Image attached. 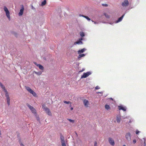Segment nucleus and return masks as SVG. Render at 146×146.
<instances>
[{
  "mask_svg": "<svg viewBox=\"0 0 146 146\" xmlns=\"http://www.w3.org/2000/svg\"><path fill=\"white\" fill-rule=\"evenodd\" d=\"M26 89L31 94H32L33 96H35L36 94L34 91L32 90L30 87L28 86H25Z\"/></svg>",
  "mask_w": 146,
  "mask_h": 146,
  "instance_id": "nucleus-1",
  "label": "nucleus"
},
{
  "mask_svg": "<svg viewBox=\"0 0 146 146\" xmlns=\"http://www.w3.org/2000/svg\"><path fill=\"white\" fill-rule=\"evenodd\" d=\"M4 10L5 11L6 13V15L7 17H8L9 19L10 20V12L7 8L5 7L4 6Z\"/></svg>",
  "mask_w": 146,
  "mask_h": 146,
  "instance_id": "nucleus-2",
  "label": "nucleus"
},
{
  "mask_svg": "<svg viewBox=\"0 0 146 146\" xmlns=\"http://www.w3.org/2000/svg\"><path fill=\"white\" fill-rule=\"evenodd\" d=\"M91 72H88L86 73H84L81 76V78H85L91 74Z\"/></svg>",
  "mask_w": 146,
  "mask_h": 146,
  "instance_id": "nucleus-3",
  "label": "nucleus"
},
{
  "mask_svg": "<svg viewBox=\"0 0 146 146\" xmlns=\"http://www.w3.org/2000/svg\"><path fill=\"white\" fill-rule=\"evenodd\" d=\"M129 5V3L127 0H125L121 3V5L123 7H126Z\"/></svg>",
  "mask_w": 146,
  "mask_h": 146,
  "instance_id": "nucleus-4",
  "label": "nucleus"
},
{
  "mask_svg": "<svg viewBox=\"0 0 146 146\" xmlns=\"http://www.w3.org/2000/svg\"><path fill=\"white\" fill-rule=\"evenodd\" d=\"M126 139L128 141H130L131 140V135L130 133H127L125 135Z\"/></svg>",
  "mask_w": 146,
  "mask_h": 146,
  "instance_id": "nucleus-5",
  "label": "nucleus"
},
{
  "mask_svg": "<svg viewBox=\"0 0 146 146\" xmlns=\"http://www.w3.org/2000/svg\"><path fill=\"white\" fill-rule=\"evenodd\" d=\"M44 109L46 111V113L49 115L51 116L52 115V113L50 112V110L46 107H44Z\"/></svg>",
  "mask_w": 146,
  "mask_h": 146,
  "instance_id": "nucleus-6",
  "label": "nucleus"
},
{
  "mask_svg": "<svg viewBox=\"0 0 146 146\" xmlns=\"http://www.w3.org/2000/svg\"><path fill=\"white\" fill-rule=\"evenodd\" d=\"M21 7V8L20 10V12L18 14L19 16H22L23 15V11L24 10V8L23 5H22Z\"/></svg>",
  "mask_w": 146,
  "mask_h": 146,
  "instance_id": "nucleus-7",
  "label": "nucleus"
},
{
  "mask_svg": "<svg viewBox=\"0 0 146 146\" xmlns=\"http://www.w3.org/2000/svg\"><path fill=\"white\" fill-rule=\"evenodd\" d=\"M109 141L110 144L112 145L113 146L115 145V143L113 140L111 138H109Z\"/></svg>",
  "mask_w": 146,
  "mask_h": 146,
  "instance_id": "nucleus-8",
  "label": "nucleus"
},
{
  "mask_svg": "<svg viewBox=\"0 0 146 146\" xmlns=\"http://www.w3.org/2000/svg\"><path fill=\"white\" fill-rule=\"evenodd\" d=\"M83 103L85 107H88V105L89 104V102L88 100L86 99L84 100H83Z\"/></svg>",
  "mask_w": 146,
  "mask_h": 146,
  "instance_id": "nucleus-9",
  "label": "nucleus"
},
{
  "mask_svg": "<svg viewBox=\"0 0 146 146\" xmlns=\"http://www.w3.org/2000/svg\"><path fill=\"white\" fill-rule=\"evenodd\" d=\"M118 108L119 110H122L123 111L126 110V108L125 107H123L122 106H118Z\"/></svg>",
  "mask_w": 146,
  "mask_h": 146,
  "instance_id": "nucleus-10",
  "label": "nucleus"
},
{
  "mask_svg": "<svg viewBox=\"0 0 146 146\" xmlns=\"http://www.w3.org/2000/svg\"><path fill=\"white\" fill-rule=\"evenodd\" d=\"M125 15V14H123L121 17H120V18H119L117 20L116 22H115V23H117L118 22H119L120 21H121L122 20L123 17H124V15Z\"/></svg>",
  "mask_w": 146,
  "mask_h": 146,
  "instance_id": "nucleus-11",
  "label": "nucleus"
},
{
  "mask_svg": "<svg viewBox=\"0 0 146 146\" xmlns=\"http://www.w3.org/2000/svg\"><path fill=\"white\" fill-rule=\"evenodd\" d=\"M34 64L37 66L39 68L40 70H43L44 69L43 67L41 65L37 64L36 62H35Z\"/></svg>",
  "mask_w": 146,
  "mask_h": 146,
  "instance_id": "nucleus-12",
  "label": "nucleus"
},
{
  "mask_svg": "<svg viewBox=\"0 0 146 146\" xmlns=\"http://www.w3.org/2000/svg\"><path fill=\"white\" fill-rule=\"evenodd\" d=\"M85 48H83L81 50H80L78 51V53L79 54L84 52V51L86 50Z\"/></svg>",
  "mask_w": 146,
  "mask_h": 146,
  "instance_id": "nucleus-13",
  "label": "nucleus"
},
{
  "mask_svg": "<svg viewBox=\"0 0 146 146\" xmlns=\"http://www.w3.org/2000/svg\"><path fill=\"white\" fill-rule=\"evenodd\" d=\"M116 120L118 123H119L121 121V117L120 115L117 116Z\"/></svg>",
  "mask_w": 146,
  "mask_h": 146,
  "instance_id": "nucleus-14",
  "label": "nucleus"
},
{
  "mask_svg": "<svg viewBox=\"0 0 146 146\" xmlns=\"http://www.w3.org/2000/svg\"><path fill=\"white\" fill-rule=\"evenodd\" d=\"M60 138L61 139V143L65 142L64 137L62 135H61Z\"/></svg>",
  "mask_w": 146,
  "mask_h": 146,
  "instance_id": "nucleus-15",
  "label": "nucleus"
},
{
  "mask_svg": "<svg viewBox=\"0 0 146 146\" xmlns=\"http://www.w3.org/2000/svg\"><path fill=\"white\" fill-rule=\"evenodd\" d=\"M32 113L34 114L35 116H36V110L33 108V109L32 110H31Z\"/></svg>",
  "mask_w": 146,
  "mask_h": 146,
  "instance_id": "nucleus-16",
  "label": "nucleus"
},
{
  "mask_svg": "<svg viewBox=\"0 0 146 146\" xmlns=\"http://www.w3.org/2000/svg\"><path fill=\"white\" fill-rule=\"evenodd\" d=\"M74 44H83V42L81 40H78L75 42L74 43Z\"/></svg>",
  "mask_w": 146,
  "mask_h": 146,
  "instance_id": "nucleus-17",
  "label": "nucleus"
},
{
  "mask_svg": "<svg viewBox=\"0 0 146 146\" xmlns=\"http://www.w3.org/2000/svg\"><path fill=\"white\" fill-rule=\"evenodd\" d=\"M26 105L31 110H32L33 108V107L32 106H31L28 103L26 104Z\"/></svg>",
  "mask_w": 146,
  "mask_h": 146,
  "instance_id": "nucleus-18",
  "label": "nucleus"
},
{
  "mask_svg": "<svg viewBox=\"0 0 146 146\" xmlns=\"http://www.w3.org/2000/svg\"><path fill=\"white\" fill-rule=\"evenodd\" d=\"M4 92L5 93V96L6 97H9V94L6 90H5Z\"/></svg>",
  "mask_w": 146,
  "mask_h": 146,
  "instance_id": "nucleus-19",
  "label": "nucleus"
},
{
  "mask_svg": "<svg viewBox=\"0 0 146 146\" xmlns=\"http://www.w3.org/2000/svg\"><path fill=\"white\" fill-rule=\"evenodd\" d=\"M104 15L105 16V17L109 19L110 17V15H108V14L106 13H104Z\"/></svg>",
  "mask_w": 146,
  "mask_h": 146,
  "instance_id": "nucleus-20",
  "label": "nucleus"
},
{
  "mask_svg": "<svg viewBox=\"0 0 146 146\" xmlns=\"http://www.w3.org/2000/svg\"><path fill=\"white\" fill-rule=\"evenodd\" d=\"M19 142L21 146H25L23 144V143L21 142V139L20 138H19Z\"/></svg>",
  "mask_w": 146,
  "mask_h": 146,
  "instance_id": "nucleus-21",
  "label": "nucleus"
},
{
  "mask_svg": "<svg viewBox=\"0 0 146 146\" xmlns=\"http://www.w3.org/2000/svg\"><path fill=\"white\" fill-rule=\"evenodd\" d=\"M46 0H44L43 1H42L41 4V5L42 6H43L46 3Z\"/></svg>",
  "mask_w": 146,
  "mask_h": 146,
  "instance_id": "nucleus-22",
  "label": "nucleus"
},
{
  "mask_svg": "<svg viewBox=\"0 0 146 146\" xmlns=\"http://www.w3.org/2000/svg\"><path fill=\"white\" fill-rule=\"evenodd\" d=\"M85 55L84 54L79 55L78 57V58L79 59L80 58L85 56Z\"/></svg>",
  "mask_w": 146,
  "mask_h": 146,
  "instance_id": "nucleus-23",
  "label": "nucleus"
},
{
  "mask_svg": "<svg viewBox=\"0 0 146 146\" xmlns=\"http://www.w3.org/2000/svg\"><path fill=\"white\" fill-rule=\"evenodd\" d=\"M80 36L82 37L84 36H85L83 32H81L80 33Z\"/></svg>",
  "mask_w": 146,
  "mask_h": 146,
  "instance_id": "nucleus-24",
  "label": "nucleus"
},
{
  "mask_svg": "<svg viewBox=\"0 0 146 146\" xmlns=\"http://www.w3.org/2000/svg\"><path fill=\"white\" fill-rule=\"evenodd\" d=\"M105 108L107 110H109L110 108V106L109 105H106L105 106Z\"/></svg>",
  "mask_w": 146,
  "mask_h": 146,
  "instance_id": "nucleus-25",
  "label": "nucleus"
},
{
  "mask_svg": "<svg viewBox=\"0 0 146 146\" xmlns=\"http://www.w3.org/2000/svg\"><path fill=\"white\" fill-rule=\"evenodd\" d=\"M1 88L3 89V91H5V90H6L5 88V86L3 85H2L1 86H0Z\"/></svg>",
  "mask_w": 146,
  "mask_h": 146,
  "instance_id": "nucleus-26",
  "label": "nucleus"
},
{
  "mask_svg": "<svg viewBox=\"0 0 146 146\" xmlns=\"http://www.w3.org/2000/svg\"><path fill=\"white\" fill-rule=\"evenodd\" d=\"M35 73L36 74L39 75L41 74L42 72H41L40 71H39L38 72H35Z\"/></svg>",
  "mask_w": 146,
  "mask_h": 146,
  "instance_id": "nucleus-27",
  "label": "nucleus"
},
{
  "mask_svg": "<svg viewBox=\"0 0 146 146\" xmlns=\"http://www.w3.org/2000/svg\"><path fill=\"white\" fill-rule=\"evenodd\" d=\"M84 18L87 19L88 21H90L91 20L87 16H85L84 17Z\"/></svg>",
  "mask_w": 146,
  "mask_h": 146,
  "instance_id": "nucleus-28",
  "label": "nucleus"
},
{
  "mask_svg": "<svg viewBox=\"0 0 146 146\" xmlns=\"http://www.w3.org/2000/svg\"><path fill=\"white\" fill-rule=\"evenodd\" d=\"M64 103L66 104H69L70 103V102H69V101L67 102V101H64Z\"/></svg>",
  "mask_w": 146,
  "mask_h": 146,
  "instance_id": "nucleus-29",
  "label": "nucleus"
},
{
  "mask_svg": "<svg viewBox=\"0 0 146 146\" xmlns=\"http://www.w3.org/2000/svg\"><path fill=\"white\" fill-rule=\"evenodd\" d=\"M68 120L70 122H72V123H73L74 122V120H72L70 119H68Z\"/></svg>",
  "mask_w": 146,
  "mask_h": 146,
  "instance_id": "nucleus-30",
  "label": "nucleus"
},
{
  "mask_svg": "<svg viewBox=\"0 0 146 146\" xmlns=\"http://www.w3.org/2000/svg\"><path fill=\"white\" fill-rule=\"evenodd\" d=\"M35 116L36 117V119L38 121H39V117L37 115V114L36 115V116Z\"/></svg>",
  "mask_w": 146,
  "mask_h": 146,
  "instance_id": "nucleus-31",
  "label": "nucleus"
},
{
  "mask_svg": "<svg viewBox=\"0 0 146 146\" xmlns=\"http://www.w3.org/2000/svg\"><path fill=\"white\" fill-rule=\"evenodd\" d=\"M102 5L104 7H107L108 6V5L106 4H102Z\"/></svg>",
  "mask_w": 146,
  "mask_h": 146,
  "instance_id": "nucleus-32",
  "label": "nucleus"
},
{
  "mask_svg": "<svg viewBox=\"0 0 146 146\" xmlns=\"http://www.w3.org/2000/svg\"><path fill=\"white\" fill-rule=\"evenodd\" d=\"M62 146H66L65 142L61 143Z\"/></svg>",
  "mask_w": 146,
  "mask_h": 146,
  "instance_id": "nucleus-33",
  "label": "nucleus"
},
{
  "mask_svg": "<svg viewBox=\"0 0 146 146\" xmlns=\"http://www.w3.org/2000/svg\"><path fill=\"white\" fill-rule=\"evenodd\" d=\"M143 139L144 140V146H146V143L145 142L146 141V139L145 138H143Z\"/></svg>",
  "mask_w": 146,
  "mask_h": 146,
  "instance_id": "nucleus-34",
  "label": "nucleus"
},
{
  "mask_svg": "<svg viewBox=\"0 0 146 146\" xmlns=\"http://www.w3.org/2000/svg\"><path fill=\"white\" fill-rule=\"evenodd\" d=\"M6 98L7 101H10V98H9V97H7Z\"/></svg>",
  "mask_w": 146,
  "mask_h": 146,
  "instance_id": "nucleus-35",
  "label": "nucleus"
},
{
  "mask_svg": "<svg viewBox=\"0 0 146 146\" xmlns=\"http://www.w3.org/2000/svg\"><path fill=\"white\" fill-rule=\"evenodd\" d=\"M95 89H96V90H97V89H100V87L98 86H97L95 88Z\"/></svg>",
  "mask_w": 146,
  "mask_h": 146,
  "instance_id": "nucleus-36",
  "label": "nucleus"
},
{
  "mask_svg": "<svg viewBox=\"0 0 146 146\" xmlns=\"http://www.w3.org/2000/svg\"><path fill=\"white\" fill-rule=\"evenodd\" d=\"M139 132H140L138 130H137L136 131V133L137 134H138Z\"/></svg>",
  "mask_w": 146,
  "mask_h": 146,
  "instance_id": "nucleus-37",
  "label": "nucleus"
},
{
  "mask_svg": "<svg viewBox=\"0 0 146 146\" xmlns=\"http://www.w3.org/2000/svg\"><path fill=\"white\" fill-rule=\"evenodd\" d=\"M94 146H97V143L96 141L95 142Z\"/></svg>",
  "mask_w": 146,
  "mask_h": 146,
  "instance_id": "nucleus-38",
  "label": "nucleus"
},
{
  "mask_svg": "<svg viewBox=\"0 0 146 146\" xmlns=\"http://www.w3.org/2000/svg\"><path fill=\"white\" fill-rule=\"evenodd\" d=\"M79 16H80V17H84H84L85 16V15H81V14H79Z\"/></svg>",
  "mask_w": 146,
  "mask_h": 146,
  "instance_id": "nucleus-39",
  "label": "nucleus"
},
{
  "mask_svg": "<svg viewBox=\"0 0 146 146\" xmlns=\"http://www.w3.org/2000/svg\"><path fill=\"white\" fill-rule=\"evenodd\" d=\"M136 142V141L135 139H134L133 141V143L135 144Z\"/></svg>",
  "mask_w": 146,
  "mask_h": 146,
  "instance_id": "nucleus-40",
  "label": "nucleus"
},
{
  "mask_svg": "<svg viewBox=\"0 0 146 146\" xmlns=\"http://www.w3.org/2000/svg\"><path fill=\"white\" fill-rule=\"evenodd\" d=\"M31 8H32V9L33 10H35V8L34 7L33 5L31 6Z\"/></svg>",
  "mask_w": 146,
  "mask_h": 146,
  "instance_id": "nucleus-41",
  "label": "nucleus"
},
{
  "mask_svg": "<svg viewBox=\"0 0 146 146\" xmlns=\"http://www.w3.org/2000/svg\"><path fill=\"white\" fill-rule=\"evenodd\" d=\"M7 104L8 106L10 105V101H7Z\"/></svg>",
  "mask_w": 146,
  "mask_h": 146,
  "instance_id": "nucleus-42",
  "label": "nucleus"
},
{
  "mask_svg": "<svg viewBox=\"0 0 146 146\" xmlns=\"http://www.w3.org/2000/svg\"><path fill=\"white\" fill-rule=\"evenodd\" d=\"M98 94H102L103 92H97Z\"/></svg>",
  "mask_w": 146,
  "mask_h": 146,
  "instance_id": "nucleus-43",
  "label": "nucleus"
},
{
  "mask_svg": "<svg viewBox=\"0 0 146 146\" xmlns=\"http://www.w3.org/2000/svg\"><path fill=\"white\" fill-rule=\"evenodd\" d=\"M85 70V69H84V68H83V69H82V70H81V71H80V72H82V71H84Z\"/></svg>",
  "mask_w": 146,
  "mask_h": 146,
  "instance_id": "nucleus-44",
  "label": "nucleus"
},
{
  "mask_svg": "<svg viewBox=\"0 0 146 146\" xmlns=\"http://www.w3.org/2000/svg\"><path fill=\"white\" fill-rule=\"evenodd\" d=\"M83 40V39H82V38H81L80 39V40Z\"/></svg>",
  "mask_w": 146,
  "mask_h": 146,
  "instance_id": "nucleus-45",
  "label": "nucleus"
},
{
  "mask_svg": "<svg viewBox=\"0 0 146 146\" xmlns=\"http://www.w3.org/2000/svg\"><path fill=\"white\" fill-rule=\"evenodd\" d=\"M2 84H2L1 83V82H0V86H1V85H2Z\"/></svg>",
  "mask_w": 146,
  "mask_h": 146,
  "instance_id": "nucleus-46",
  "label": "nucleus"
},
{
  "mask_svg": "<svg viewBox=\"0 0 146 146\" xmlns=\"http://www.w3.org/2000/svg\"><path fill=\"white\" fill-rule=\"evenodd\" d=\"M94 23L95 24H97V23H97V22H94Z\"/></svg>",
  "mask_w": 146,
  "mask_h": 146,
  "instance_id": "nucleus-47",
  "label": "nucleus"
},
{
  "mask_svg": "<svg viewBox=\"0 0 146 146\" xmlns=\"http://www.w3.org/2000/svg\"><path fill=\"white\" fill-rule=\"evenodd\" d=\"M131 120H130L129 121V123H131Z\"/></svg>",
  "mask_w": 146,
  "mask_h": 146,
  "instance_id": "nucleus-48",
  "label": "nucleus"
},
{
  "mask_svg": "<svg viewBox=\"0 0 146 146\" xmlns=\"http://www.w3.org/2000/svg\"><path fill=\"white\" fill-rule=\"evenodd\" d=\"M70 109H71V110H73V108H70Z\"/></svg>",
  "mask_w": 146,
  "mask_h": 146,
  "instance_id": "nucleus-49",
  "label": "nucleus"
},
{
  "mask_svg": "<svg viewBox=\"0 0 146 146\" xmlns=\"http://www.w3.org/2000/svg\"><path fill=\"white\" fill-rule=\"evenodd\" d=\"M91 21H92V22H94V21H93V20H92Z\"/></svg>",
  "mask_w": 146,
  "mask_h": 146,
  "instance_id": "nucleus-50",
  "label": "nucleus"
},
{
  "mask_svg": "<svg viewBox=\"0 0 146 146\" xmlns=\"http://www.w3.org/2000/svg\"><path fill=\"white\" fill-rule=\"evenodd\" d=\"M113 23H110V24H112Z\"/></svg>",
  "mask_w": 146,
  "mask_h": 146,
  "instance_id": "nucleus-51",
  "label": "nucleus"
},
{
  "mask_svg": "<svg viewBox=\"0 0 146 146\" xmlns=\"http://www.w3.org/2000/svg\"><path fill=\"white\" fill-rule=\"evenodd\" d=\"M110 99H111V100H113V99L112 98H111Z\"/></svg>",
  "mask_w": 146,
  "mask_h": 146,
  "instance_id": "nucleus-52",
  "label": "nucleus"
},
{
  "mask_svg": "<svg viewBox=\"0 0 146 146\" xmlns=\"http://www.w3.org/2000/svg\"><path fill=\"white\" fill-rule=\"evenodd\" d=\"M123 146H126L125 145H123Z\"/></svg>",
  "mask_w": 146,
  "mask_h": 146,
  "instance_id": "nucleus-53",
  "label": "nucleus"
}]
</instances>
